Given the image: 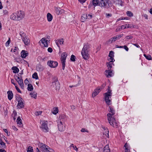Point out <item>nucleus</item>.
<instances>
[{"instance_id":"f257e3e1","label":"nucleus","mask_w":152,"mask_h":152,"mask_svg":"<svg viewBox=\"0 0 152 152\" xmlns=\"http://www.w3.org/2000/svg\"><path fill=\"white\" fill-rule=\"evenodd\" d=\"M110 110H109L110 113L107 115L108 121L110 125L115 128L118 126V123L116 121L115 119L113 116L115 114V110L113 108L110 106L109 107Z\"/></svg>"},{"instance_id":"f03ea898","label":"nucleus","mask_w":152,"mask_h":152,"mask_svg":"<svg viewBox=\"0 0 152 152\" xmlns=\"http://www.w3.org/2000/svg\"><path fill=\"white\" fill-rule=\"evenodd\" d=\"M90 45L88 43L85 44L81 52L82 56L84 59L88 60L89 57V52Z\"/></svg>"},{"instance_id":"7ed1b4c3","label":"nucleus","mask_w":152,"mask_h":152,"mask_svg":"<svg viewBox=\"0 0 152 152\" xmlns=\"http://www.w3.org/2000/svg\"><path fill=\"white\" fill-rule=\"evenodd\" d=\"M24 16V12L20 10L12 14L11 15L10 18L14 20H20L23 18Z\"/></svg>"},{"instance_id":"20e7f679","label":"nucleus","mask_w":152,"mask_h":152,"mask_svg":"<svg viewBox=\"0 0 152 152\" xmlns=\"http://www.w3.org/2000/svg\"><path fill=\"white\" fill-rule=\"evenodd\" d=\"M110 87H108L107 91L104 93L105 100L108 105L111 104V100L110 99L112 96V91L110 90Z\"/></svg>"},{"instance_id":"39448f33","label":"nucleus","mask_w":152,"mask_h":152,"mask_svg":"<svg viewBox=\"0 0 152 152\" xmlns=\"http://www.w3.org/2000/svg\"><path fill=\"white\" fill-rule=\"evenodd\" d=\"M20 35L22 38V41L26 45H27L29 44L30 41L25 33L23 32H20Z\"/></svg>"},{"instance_id":"423d86ee","label":"nucleus","mask_w":152,"mask_h":152,"mask_svg":"<svg viewBox=\"0 0 152 152\" xmlns=\"http://www.w3.org/2000/svg\"><path fill=\"white\" fill-rule=\"evenodd\" d=\"M67 56V54L66 52L63 53L61 55V60L63 70H64L65 69L66 60Z\"/></svg>"},{"instance_id":"0eeeda50","label":"nucleus","mask_w":152,"mask_h":152,"mask_svg":"<svg viewBox=\"0 0 152 152\" xmlns=\"http://www.w3.org/2000/svg\"><path fill=\"white\" fill-rule=\"evenodd\" d=\"M92 17V15L91 13L87 14L85 13L82 15L81 19L82 22H85L87 19H90Z\"/></svg>"},{"instance_id":"6e6552de","label":"nucleus","mask_w":152,"mask_h":152,"mask_svg":"<svg viewBox=\"0 0 152 152\" xmlns=\"http://www.w3.org/2000/svg\"><path fill=\"white\" fill-rule=\"evenodd\" d=\"M40 128L42 131L46 132L49 131V128L48 126V122L47 121H44L42 122Z\"/></svg>"},{"instance_id":"1a4fd4ad","label":"nucleus","mask_w":152,"mask_h":152,"mask_svg":"<svg viewBox=\"0 0 152 152\" xmlns=\"http://www.w3.org/2000/svg\"><path fill=\"white\" fill-rule=\"evenodd\" d=\"M63 121H58V127L59 131L62 132L65 129V126L63 124Z\"/></svg>"},{"instance_id":"9d476101","label":"nucleus","mask_w":152,"mask_h":152,"mask_svg":"<svg viewBox=\"0 0 152 152\" xmlns=\"http://www.w3.org/2000/svg\"><path fill=\"white\" fill-rule=\"evenodd\" d=\"M47 64L50 67L54 68L57 67L58 63L56 61L50 60L48 61Z\"/></svg>"},{"instance_id":"9b49d317","label":"nucleus","mask_w":152,"mask_h":152,"mask_svg":"<svg viewBox=\"0 0 152 152\" xmlns=\"http://www.w3.org/2000/svg\"><path fill=\"white\" fill-rule=\"evenodd\" d=\"M108 0H100L99 5L100 7H103L104 8L108 7Z\"/></svg>"},{"instance_id":"f8f14e48","label":"nucleus","mask_w":152,"mask_h":152,"mask_svg":"<svg viewBox=\"0 0 152 152\" xmlns=\"http://www.w3.org/2000/svg\"><path fill=\"white\" fill-rule=\"evenodd\" d=\"M52 84L54 88L56 90H59L60 86L59 83L58 81L57 80H56L53 82L52 83Z\"/></svg>"},{"instance_id":"ddd939ff","label":"nucleus","mask_w":152,"mask_h":152,"mask_svg":"<svg viewBox=\"0 0 152 152\" xmlns=\"http://www.w3.org/2000/svg\"><path fill=\"white\" fill-rule=\"evenodd\" d=\"M105 75L107 77H112L113 75V70L111 69L106 70L105 71Z\"/></svg>"},{"instance_id":"4468645a","label":"nucleus","mask_w":152,"mask_h":152,"mask_svg":"<svg viewBox=\"0 0 152 152\" xmlns=\"http://www.w3.org/2000/svg\"><path fill=\"white\" fill-rule=\"evenodd\" d=\"M39 147L40 148V150L42 151L45 152L46 150H47V148H49V147L45 145L40 143L39 145Z\"/></svg>"},{"instance_id":"2eb2a0df","label":"nucleus","mask_w":152,"mask_h":152,"mask_svg":"<svg viewBox=\"0 0 152 152\" xmlns=\"http://www.w3.org/2000/svg\"><path fill=\"white\" fill-rule=\"evenodd\" d=\"M41 42L43 44L45 47H47L48 46V42H49L50 40H48L46 39L45 38H43L40 40Z\"/></svg>"},{"instance_id":"dca6fc26","label":"nucleus","mask_w":152,"mask_h":152,"mask_svg":"<svg viewBox=\"0 0 152 152\" xmlns=\"http://www.w3.org/2000/svg\"><path fill=\"white\" fill-rule=\"evenodd\" d=\"M121 27L124 29L128 28H134V25L133 24H126L125 25H122Z\"/></svg>"},{"instance_id":"f3484780","label":"nucleus","mask_w":152,"mask_h":152,"mask_svg":"<svg viewBox=\"0 0 152 152\" xmlns=\"http://www.w3.org/2000/svg\"><path fill=\"white\" fill-rule=\"evenodd\" d=\"M15 80L18 82V84L20 86L21 88L23 89L24 88V86L23 80L22 79V77H21V78H20L18 80V79H17L16 78H15Z\"/></svg>"},{"instance_id":"a211bd4d","label":"nucleus","mask_w":152,"mask_h":152,"mask_svg":"<svg viewBox=\"0 0 152 152\" xmlns=\"http://www.w3.org/2000/svg\"><path fill=\"white\" fill-rule=\"evenodd\" d=\"M21 56L23 58H25L28 55V53L27 51L24 50H22L21 53Z\"/></svg>"},{"instance_id":"6ab92c4d","label":"nucleus","mask_w":152,"mask_h":152,"mask_svg":"<svg viewBox=\"0 0 152 152\" xmlns=\"http://www.w3.org/2000/svg\"><path fill=\"white\" fill-rule=\"evenodd\" d=\"M56 43L57 46L59 47H60V45H62L63 44L64 41L63 39H57L56 41Z\"/></svg>"},{"instance_id":"aec40b11","label":"nucleus","mask_w":152,"mask_h":152,"mask_svg":"<svg viewBox=\"0 0 152 152\" xmlns=\"http://www.w3.org/2000/svg\"><path fill=\"white\" fill-rule=\"evenodd\" d=\"M8 94V98L9 100H11L13 98V94L12 91H8L7 92Z\"/></svg>"},{"instance_id":"412c9836","label":"nucleus","mask_w":152,"mask_h":152,"mask_svg":"<svg viewBox=\"0 0 152 152\" xmlns=\"http://www.w3.org/2000/svg\"><path fill=\"white\" fill-rule=\"evenodd\" d=\"M100 90L101 89L100 88H99L96 90H95L92 94V97H94L96 96L100 92Z\"/></svg>"},{"instance_id":"4be33fe9","label":"nucleus","mask_w":152,"mask_h":152,"mask_svg":"<svg viewBox=\"0 0 152 152\" xmlns=\"http://www.w3.org/2000/svg\"><path fill=\"white\" fill-rule=\"evenodd\" d=\"M16 122L19 126L20 127H22L23 126V124L22 122V120L20 118V116L18 117L16 120Z\"/></svg>"},{"instance_id":"5701e85b","label":"nucleus","mask_w":152,"mask_h":152,"mask_svg":"<svg viewBox=\"0 0 152 152\" xmlns=\"http://www.w3.org/2000/svg\"><path fill=\"white\" fill-rule=\"evenodd\" d=\"M17 107L18 109L22 108L24 107V103L22 101L18 102Z\"/></svg>"},{"instance_id":"b1692460","label":"nucleus","mask_w":152,"mask_h":152,"mask_svg":"<svg viewBox=\"0 0 152 152\" xmlns=\"http://www.w3.org/2000/svg\"><path fill=\"white\" fill-rule=\"evenodd\" d=\"M36 69L37 71H41L43 70L44 68L41 65L39 64L37 65Z\"/></svg>"},{"instance_id":"393cba45","label":"nucleus","mask_w":152,"mask_h":152,"mask_svg":"<svg viewBox=\"0 0 152 152\" xmlns=\"http://www.w3.org/2000/svg\"><path fill=\"white\" fill-rule=\"evenodd\" d=\"M104 131L103 132V134L105 135L108 138L109 137V130L107 128H104Z\"/></svg>"},{"instance_id":"a878e982","label":"nucleus","mask_w":152,"mask_h":152,"mask_svg":"<svg viewBox=\"0 0 152 152\" xmlns=\"http://www.w3.org/2000/svg\"><path fill=\"white\" fill-rule=\"evenodd\" d=\"M47 17L48 20L49 22L52 21L53 17L52 15L50 13H48L47 14Z\"/></svg>"},{"instance_id":"bb28decb","label":"nucleus","mask_w":152,"mask_h":152,"mask_svg":"<svg viewBox=\"0 0 152 152\" xmlns=\"http://www.w3.org/2000/svg\"><path fill=\"white\" fill-rule=\"evenodd\" d=\"M100 1L99 0H93L92 1V4L94 7L99 5Z\"/></svg>"},{"instance_id":"cd10ccee","label":"nucleus","mask_w":152,"mask_h":152,"mask_svg":"<svg viewBox=\"0 0 152 152\" xmlns=\"http://www.w3.org/2000/svg\"><path fill=\"white\" fill-rule=\"evenodd\" d=\"M116 41L114 37H113L111 38L108 40L107 41V44H111L112 43L115 42Z\"/></svg>"},{"instance_id":"c85d7f7f","label":"nucleus","mask_w":152,"mask_h":152,"mask_svg":"<svg viewBox=\"0 0 152 152\" xmlns=\"http://www.w3.org/2000/svg\"><path fill=\"white\" fill-rule=\"evenodd\" d=\"M12 69L13 70V72L14 73H16L19 72V69L16 66H13L12 68Z\"/></svg>"},{"instance_id":"c756f323","label":"nucleus","mask_w":152,"mask_h":152,"mask_svg":"<svg viewBox=\"0 0 152 152\" xmlns=\"http://www.w3.org/2000/svg\"><path fill=\"white\" fill-rule=\"evenodd\" d=\"M104 152H110V149L108 145H106L104 147Z\"/></svg>"},{"instance_id":"7c9ffc66","label":"nucleus","mask_w":152,"mask_h":152,"mask_svg":"<svg viewBox=\"0 0 152 152\" xmlns=\"http://www.w3.org/2000/svg\"><path fill=\"white\" fill-rule=\"evenodd\" d=\"M111 62H107L106 63V65L108 67V69H111V68L112 67V65H113V64Z\"/></svg>"},{"instance_id":"2f4dec72","label":"nucleus","mask_w":152,"mask_h":152,"mask_svg":"<svg viewBox=\"0 0 152 152\" xmlns=\"http://www.w3.org/2000/svg\"><path fill=\"white\" fill-rule=\"evenodd\" d=\"M27 89L29 91H32L33 90V87L32 85L30 83L28 84Z\"/></svg>"},{"instance_id":"473e14b6","label":"nucleus","mask_w":152,"mask_h":152,"mask_svg":"<svg viewBox=\"0 0 152 152\" xmlns=\"http://www.w3.org/2000/svg\"><path fill=\"white\" fill-rule=\"evenodd\" d=\"M123 34H122L118 35L116 36H114V37L115 39V40L116 41L118 39H119L121 38L123 36Z\"/></svg>"},{"instance_id":"72a5a7b5","label":"nucleus","mask_w":152,"mask_h":152,"mask_svg":"<svg viewBox=\"0 0 152 152\" xmlns=\"http://www.w3.org/2000/svg\"><path fill=\"white\" fill-rule=\"evenodd\" d=\"M0 145H1L2 148H5L6 147L5 143L2 141L1 139L0 138Z\"/></svg>"},{"instance_id":"f704fd0d","label":"nucleus","mask_w":152,"mask_h":152,"mask_svg":"<svg viewBox=\"0 0 152 152\" xmlns=\"http://www.w3.org/2000/svg\"><path fill=\"white\" fill-rule=\"evenodd\" d=\"M143 56L146 59L149 60H150L152 58L151 56L150 55H146V54H144Z\"/></svg>"},{"instance_id":"c9c22d12","label":"nucleus","mask_w":152,"mask_h":152,"mask_svg":"<svg viewBox=\"0 0 152 152\" xmlns=\"http://www.w3.org/2000/svg\"><path fill=\"white\" fill-rule=\"evenodd\" d=\"M53 110L52 112L53 114L56 115L58 112V110L57 107H55L53 108Z\"/></svg>"},{"instance_id":"e433bc0d","label":"nucleus","mask_w":152,"mask_h":152,"mask_svg":"<svg viewBox=\"0 0 152 152\" xmlns=\"http://www.w3.org/2000/svg\"><path fill=\"white\" fill-rule=\"evenodd\" d=\"M108 60L109 62H113L115 61V59L114 58V57H108Z\"/></svg>"},{"instance_id":"4c0bfd02","label":"nucleus","mask_w":152,"mask_h":152,"mask_svg":"<svg viewBox=\"0 0 152 152\" xmlns=\"http://www.w3.org/2000/svg\"><path fill=\"white\" fill-rule=\"evenodd\" d=\"M12 116L13 117L14 120H15L16 118V117L17 116V113L16 111L14 110L13 111V113L12 114Z\"/></svg>"},{"instance_id":"58836bf2","label":"nucleus","mask_w":152,"mask_h":152,"mask_svg":"<svg viewBox=\"0 0 152 152\" xmlns=\"http://www.w3.org/2000/svg\"><path fill=\"white\" fill-rule=\"evenodd\" d=\"M16 99L18 102L22 101L23 100L19 96H16Z\"/></svg>"},{"instance_id":"ea45409f","label":"nucleus","mask_w":152,"mask_h":152,"mask_svg":"<svg viewBox=\"0 0 152 152\" xmlns=\"http://www.w3.org/2000/svg\"><path fill=\"white\" fill-rule=\"evenodd\" d=\"M32 77L33 78L37 79L38 78V77L37 74L36 72L34 73L32 75Z\"/></svg>"},{"instance_id":"a19ab883","label":"nucleus","mask_w":152,"mask_h":152,"mask_svg":"<svg viewBox=\"0 0 152 152\" xmlns=\"http://www.w3.org/2000/svg\"><path fill=\"white\" fill-rule=\"evenodd\" d=\"M70 148H71L72 147L73 148V149L77 151H78V149L77 148L76 146H74V145L72 144L70 146Z\"/></svg>"},{"instance_id":"79ce46f5","label":"nucleus","mask_w":152,"mask_h":152,"mask_svg":"<svg viewBox=\"0 0 152 152\" xmlns=\"http://www.w3.org/2000/svg\"><path fill=\"white\" fill-rule=\"evenodd\" d=\"M126 14L127 16L129 17H132L133 16V13L130 11H127L126 12Z\"/></svg>"},{"instance_id":"37998d69","label":"nucleus","mask_w":152,"mask_h":152,"mask_svg":"<svg viewBox=\"0 0 152 152\" xmlns=\"http://www.w3.org/2000/svg\"><path fill=\"white\" fill-rule=\"evenodd\" d=\"M30 95H31V96L32 97H33L34 98H36L37 96V94L34 92L30 93Z\"/></svg>"},{"instance_id":"c03bdc74","label":"nucleus","mask_w":152,"mask_h":152,"mask_svg":"<svg viewBox=\"0 0 152 152\" xmlns=\"http://www.w3.org/2000/svg\"><path fill=\"white\" fill-rule=\"evenodd\" d=\"M75 56L73 55H72L71 56L70 60L72 61H75Z\"/></svg>"},{"instance_id":"a18cd8bd","label":"nucleus","mask_w":152,"mask_h":152,"mask_svg":"<svg viewBox=\"0 0 152 152\" xmlns=\"http://www.w3.org/2000/svg\"><path fill=\"white\" fill-rule=\"evenodd\" d=\"M108 56L109 57H114V53L113 51H110L109 54Z\"/></svg>"},{"instance_id":"49530a36","label":"nucleus","mask_w":152,"mask_h":152,"mask_svg":"<svg viewBox=\"0 0 152 152\" xmlns=\"http://www.w3.org/2000/svg\"><path fill=\"white\" fill-rule=\"evenodd\" d=\"M45 152H54V151L52 149L49 148H47V150H46Z\"/></svg>"},{"instance_id":"de8ad7c7","label":"nucleus","mask_w":152,"mask_h":152,"mask_svg":"<svg viewBox=\"0 0 152 152\" xmlns=\"http://www.w3.org/2000/svg\"><path fill=\"white\" fill-rule=\"evenodd\" d=\"M33 149L32 147H31V146H29L27 151V152H33Z\"/></svg>"},{"instance_id":"09e8293b","label":"nucleus","mask_w":152,"mask_h":152,"mask_svg":"<svg viewBox=\"0 0 152 152\" xmlns=\"http://www.w3.org/2000/svg\"><path fill=\"white\" fill-rule=\"evenodd\" d=\"M10 42V38H9L8 40L5 43V46H6L7 47L9 46V45Z\"/></svg>"},{"instance_id":"8fccbe9b","label":"nucleus","mask_w":152,"mask_h":152,"mask_svg":"<svg viewBox=\"0 0 152 152\" xmlns=\"http://www.w3.org/2000/svg\"><path fill=\"white\" fill-rule=\"evenodd\" d=\"M42 113V111H37L35 112V114L36 115H40Z\"/></svg>"},{"instance_id":"3c124183","label":"nucleus","mask_w":152,"mask_h":152,"mask_svg":"<svg viewBox=\"0 0 152 152\" xmlns=\"http://www.w3.org/2000/svg\"><path fill=\"white\" fill-rule=\"evenodd\" d=\"M81 132H86L88 133V131L87 129H86L85 128L82 129L81 130Z\"/></svg>"},{"instance_id":"603ef678","label":"nucleus","mask_w":152,"mask_h":152,"mask_svg":"<svg viewBox=\"0 0 152 152\" xmlns=\"http://www.w3.org/2000/svg\"><path fill=\"white\" fill-rule=\"evenodd\" d=\"M126 38L127 39H131L133 38V37L131 35H128L126 37Z\"/></svg>"},{"instance_id":"864d4df0","label":"nucleus","mask_w":152,"mask_h":152,"mask_svg":"<svg viewBox=\"0 0 152 152\" xmlns=\"http://www.w3.org/2000/svg\"><path fill=\"white\" fill-rule=\"evenodd\" d=\"M15 88H16V89L17 90V91L19 93H21V92L20 90L19 89V88L17 87V86L16 85H15Z\"/></svg>"},{"instance_id":"5fc2aeb1","label":"nucleus","mask_w":152,"mask_h":152,"mask_svg":"<svg viewBox=\"0 0 152 152\" xmlns=\"http://www.w3.org/2000/svg\"><path fill=\"white\" fill-rule=\"evenodd\" d=\"M123 48H124V49H125L127 51H128L129 50V48H128L127 46L125 45L123 46Z\"/></svg>"},{"instance_id":"6e6d98bb","label":"nucleus","mask_w":152,"mask_h":152,"mask_svg":"<svg viewBox=\"0 0 152 152\" xmlns=\"http://www.w3.org/2000/svg\"><path fill=\"white\" fill-rule=\"evenodd\" d=\"M122 29H123V28H122V27H121V26L120 27L117 28L116 29V31L118 32L121 30Z\"/></svg>"},{"instance_id":"4d7b16f0","label":"nucleus","mask_w":152,"mask_h":152,"mask_svg":"<svg viewBox=\"0 0 152 152\" xmlns=\"http://www.w3.org/2000/svg\"><path fill=\"white\" fill-rule=\"evenodd\" d=\"M48 52L51 53L53 51V49L51 48H49L48 49Z\"/></svg>"},{"instance_id":"13d9d810","label":"nucleus","mask_w":152,"mask_h":152,"mask_svg":"<svg viewBox=\"0 0 152 152\" xmlns=\"http://www.w3.org/2000/svg\"><path fill=\"white\" fill-rule=\"evenodd\" d=\"M56 13L58 14H59L61 13V10H59L57 8L56 9Z\"/></svg>"},{"instance_id":"bf43d9fd","label":"nucleus","mask_w":152,"mask_h":152,"mask_svg":"<svg viewBox=\"0 0 152 152\" xmlns=\"http://www.w3.org/2000/svg\"><path fill=\"white\" fill-rule=\"evenodd\" d=\"M12 128L15 131H17L18 130V129L14 126H12Z\"/></svg>"},{"instance_id":"052dcab7","label":"nucleus","mask_w":152,"mask_h":152,"mask_svg":"<svg viewBox=\"0 0 152 152\" xmlns=\"http://www.w3.org/2000/svg\"><path fill=\"white\" fill-rule=\"evenodd\" d=\"M106 15L107 18H109V17H111L112 16V15L111 14L109 13H106Z\"/></svg>"},{"instance_id":"680f3d73","label":"nucleus","mask_w":152,"mask_h":152,"mask_svg":"<svg viewBox=\"0 0 152 152\" xmlns=\"http://www.w3.org/2000/svg\"><path fill=\"white\" fill-rule=\"evenodd\" d=\"M125 18H120L117 20V21H118L119 20H125Z\"/></svg>"},{"instance_id":"e2e57ef3","label":"nucleus","mask_w":152,"mask_h":152,"mask_svg":"<svg viewBox=\"0 0 152 152\" xmlns=\"http://www.w3.org/2000/svg\"><path fill=\"white\" fill-rule=\"evenodd\" d=\"M14 80L13 79H12L11 80V82L14 85H15H15H16V83H14Z\"/></svg>"},{"instance_id":"0e129e2a","label":"nucleus","mask_w":152,"mask_h":152,"mask_svg":"<svg viewBox=\"0 0 152 152\" xmlns=\"http://www.w3.org/2000/svg\"><path fill=\"white\" fill-rule=\"evenodd\" d=\"M86 0H78L79 2L80 3L83 4L84 3Z\"/></svg>"},{"instance_id":"69168bd1","label":"nucleus","mask_w":152,"mask_h":152,"mask_svg":"<svg viewBox=\"0 0 152 152\" xmlns=\"http://www.w3.org/2000/svg\"><path fill=\"white\" fill-rule=\"evenodd\" d=\"M132 45L135 46L137 48H140L139 45L137 44H132Z\"/></svg>"},{"instance_id":"338daca9","label":"nucleus","mask_w":152,"mask_h":152,"mask_svg":"<svg viewBox=\"0 0 152 152\" xmlns=\"http://www.w3.org/2000/svg\"><path fill=\"white\" fill-rule=\"evenodd\" d=\"M65 117V116L64 115H61L60 116L59 118L61 119H64Z\"/></svg>"},{"instance_id":"774afa93","label":"nucleus","mask_w":152,"mask_h":152,"mask_svg":"<svg viewBox=\"0 0 152 152\" xmlns=\"http://www.w3.org/2000/svg\"><path fill=\"white\" fill-rule=\"evenodd\" d=\"M0 152H6V151L3 149H0Z\"/></svg>"}]
</instances>
